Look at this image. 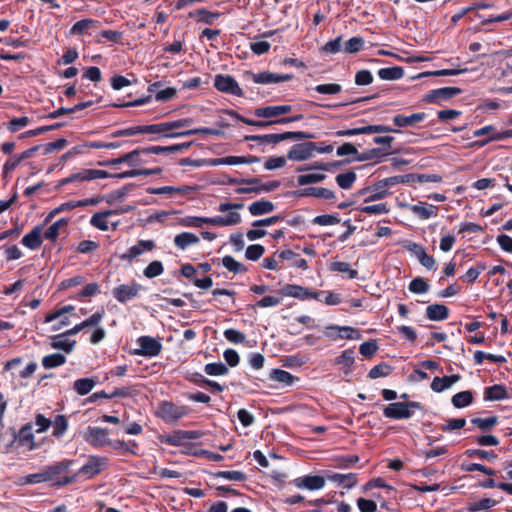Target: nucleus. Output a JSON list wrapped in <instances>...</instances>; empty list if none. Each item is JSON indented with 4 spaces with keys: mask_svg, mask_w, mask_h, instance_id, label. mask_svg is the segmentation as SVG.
Instances as JSON below:
<instances>
[{
    "mask_svg": "<svg viewBox=\"0 0 512 512\" xmlns=\"http://www.w3.org/2000/svg\"><path fill=\"white\" fill-rule=\"evenodd\" d=\"M404 70L400 66L382 68L378 71V76L382 80L393 81L399 80L403 77Z\"/></svg>",
    "mask_w": 512,
    "mask_h": 512,
    "instance_id": "38",
    "label": "nucleus"
},
{
    "mask_svg": "<svg viewBox=\"0 0 512 512\" xmlns=\"http://www.w3.org/2000/svg\"><path fill=\"white\" fill-rule=\"evenodd\" d=\"M75 464V460L63 459L54 464L45 466L47 482L52 486L63 487L76 482V476L70 473L71 467Z\"/></svg>",
    "mask_w": 512,
    "mask_h": 512,
    "instance_id": "2",
    "label": "nucleus"
},
{
    "mask_svg": "<svg viewBox=\"0 0 512 512\" xmlns=\"http://www.w3.org/2000/svg\"><path fill=\"white\" fill-rule=\"evenodd\" d=\"M144 155L142 148H137L129 153H126L118 158L110 159L100 163L104 166H117L121 163H127L129 166H138L146 161L140 159V156Z\"/></svg>",
    "mask_w": 512,
    "mask_h": 512,
    "instance_id": "17",
    "label": "nucleus"
},
{
    "mask_svg": "<svg viewBox=\"0 0 512 512\" xmlns=\"http://www.w3.org/2000/svg\"><path fill=\"white\" fill-rule=\"evenodd\" d=\"M241 222V216L238 212H229L226 216L216 217H198L186 216L179 220V225L183 227H202L203 224L213 226H233Z\"/></svg>",
    "mask_w": 512,
    "mask_h": 512,
    "instance_id": "3",
    "label": "nucleus"
},
{
    "mask_svg": "<svg viewBox=\"0 0 512 512\" xmlns=\"http://www.w3.org/2000/svg\"><path fill=\"white\" fill-rule=\"evenodd\" d=\"M248 210L252 216H261L273 212L275 205L269 200L261 199L251 203Z\"/></svg>",
    "mask_w": 512,
    "mask_h": 512,
    "instance_id": "26",
    "label": "nucleus"
},
{
    "mask_svg": "<svg viewBox=\"0 0 512 512\" xmlns=\"http://www.w3.org/2000/svg\"><path fill=\"white\" fill-rule=\"evenodd\" d=\"M295 194L301 197H316L325 200L334 197V193L331 190L323 187H307L296 191Z\"/></svg>",
    "mask_w": 512,
    "mask_h": 512,
    "instance_id": "24",
    "label": "nucleus"
},
{
    "mask_svg": "<svg viewBox=\"0 0 512 512\" xmlns=\"http://www.w3.org/2000/svg\"><path fill=\"white\" fill-rule=\"evenodd\" d=\"M199 242V237L191 232H182L174 237V245L180 250H185L188 246L198 244Z\"/></svg>",
    "mask_w": 512,
    "mask_h": 512,
    "instance_id": "29",
    "label": "nucleus"
},
{
    "mask_svg": "<svg viewBox=\"0 0 512 512\" xmlns=\"http://www.w3.org/2000/svg\"><path fill=\"white\" fill-rule=\"evenodd\" d=\"M139 348L135 350L134 354L144 357H156L162 351V344L159 340L151 336H141L137 339Z\"/></svg>",
    "mask_w": 512,
    "mask_h": 512,
    "instance_id": "11",
    "label": "nucleus"
},
{
    "mask_svg": "<svg viewBox=\"0 0 512 512\" xmlns=\"http://www.w3.org/2000/svg\"><path fill=\"white\" fill-rule=\"evenodd\" d=\"M215 477L238 482H243L247 479V476L244 472L236 470L218 471L215 473Z\"/></svg>",
    "mask_w": 512,
    "mask_h": 512,
    "instance_id": "52",
    "label": "nucleus"
},
{
    "mask_svg": "<svg viewBox=\"0 0 512 512\" xmlns=\"http://www.w3.org/2000/svg\"><path fill=\"white\" fill-rule=\"evenodd\" d=\"M183 434H185L184 430H176L172 434L165 436L162 442L176 447L184 446L187 441Z\"/></svg>",
    "mask_w": 512,
    "mask_h": 512,
    "instance_id": "46",
    "label": "nucleus"
},
{
    "mask_svg": "<svg viewBox=\"0 0 512 512\" xmlns=\"http://www.w3.org/2000/svg\"><path fill=\"white\" fill-rule=\"evenodd\" d=\"M317 148L314 142H304L295 144L288 151L287 158L292 161H304L309 159Z\"/></svg>",
    "mask_w": 512,
    "mask_h": 512,
    "instance_id": "14",
    "label": "nucleus"
},
{
    "mask_svg": "<svg viewBox=\"0 0 512 512\" xmlns=\"http://www.w3.org/2000/svg\"><path fill=\"white\" fill-rule=\"evenodd\" d=\"M108 446L111 448L121 451L124 454H136V451L131 448V446L137 448V443L135 441L125 442L124 440H109Z\"/></svg>",
    "mask_w": 512,
    "mask_h": 512,
    "instance_id": "44",
    "label": "nucleus"
},
{
    "mask_svg": "<svg viewBox=\"0 0 512 512\" xmlns=\"http://www.w3.org/2000/svg\"><path fill=\"white\" fill-rule=\"evenodd\" d=\"M41 234L42 226L37 225L22 238L21 243L31 250H36L42 245Z\"/></svg>",
    "mask_w": 512,
    "mask_h": 512,
    "instance_id": "25",
    "label": "nucleus"
},
{
    "mask_svg": "<svg viewBox=\"0 0 512 512\" xmlns=\"http://www.w3.org/2000/svg\"><path fill=\"white\" fill-rule=\"evenodd\" d=\"M244 76L251 79L256 84H271L289 81L293 78L291 74H276L269 71L253 73L250 71L245 72Z\"/></svg>",
    "mask_w": 512,
    "mask_h": 512,
    "instance_id": "12",
    "label": "nucleus"
},
{
    "mask_svg": "<svg viewBox=\"0 0 512 512\" xmlns=\"http://www.w3.org/2000/svg\"><path fill=\"white\" fill-rule=\"evenodd\" d=\"M461 92L462 90L458 87H443L432 90L425 96L424 100L430 103L436 102L438 100H448L454 96L459 95Z\"/></svg>",
    "mask_w": 512,
    "mask_h": 512,
    "instance_id": "19",
    "label": "nucleus"
},
{
    "mask_svg": "<svg viewBox=\"0 0 512 512\" xmlns=\"http://www.w3.org/2000/svg\"><path fill=\"white\" fill-rule=\"evenodd\" d=\"M214 87L226 94H231L237 97L244 95L243 90L240 88L238 82L228 74H217L214 78Z\"/></svg>",
    "mask_w": 512,
    "mask_h": 512,
    "instance_id": "10",
    "label": "nucleus"
},
{
    "mask_svg": "<svg viewBox=\"0 0 512 512\" xmlns=\"http://www.w3.org/2000/svg\"><path fill=\"white\" fill-rule=\"evenodd\" d=\"M497 503L498 502L494 499L484 498L479 501L471 503L468 509L471 512L489 510L490 508L494 507Z\"/></svg>",
    "mask_w": 512,
    "mask_h": 512,
    "instance_id": "57",
    "label": "nucleus"
},
{
    "mask_svg": "<svg viewBox=\"0 0 512 512\" xmlns=\"http://www.w3.org/2000/svg\"><path fill=\"white\" fill-rule=\"evenodd\" d=\"M325 476H326V479H328L332 482L338 483L339 485H342L347 488L352 487V474L351 473L341 474V473H334V472L328 471Z\"/></svg>",
    "mask_w": 512,
    "mask_h": 512,
    "instance_id": "45",
    "label": "nucleus"
},
{
    "mask_svg": "<svg viewBox=\"0 0 512 512\" xmlns=\"http://www.w3.org/2000/svg\"><path fill=\"white\" fill-rule=\"evenodd\" d=\"M222 264L228 271L233 272L234 274L246 273L248 271V269L245 265L236 261L230 255H227L222 258Z\"/></svg>",
    "mask_w": 512,
    "mask_h": 512,
    "instance_id": "43",
    "label": "nucleus"
},
{
    "mask_svg": "<svg viewBox=\"0 0 512 512\" xmlns=\"http://www.w3.org/2000/svg\"><path fill=\"white\" fill-rule=\"evenodd\" d=\"M393 141V137L391 136H377L373 138V142L375 144L383 145L381 148H375L371 149L367 153L364 154L363 157H360L358 155L357 149L354 147V160H361V159H379L381 157H384L391 152L388 150L391 147V142Z\"/></svg>",
    "mask_w": 512,
    "mask_h": 512,
    "instance_id": "9",
    "label": "nucleus"
},
{
    "mask_svg": "<svg viewBox=\"0 0 512 512\" xmlns=\"http://www.w3.org/2000/svg\"><path fill=\"white\" fill-rule=\"evenodd\" d=\"M139 389L137 385L132 386H126V387H120L115 388L112 393L109 394V397L115 398V397H133L138 395Z\"/></svg>",
    "mask_w": 512,
    "mask_h": 512,
    "instance_id": "51",
    "label": "nucleus"
},
{
    "mask_svg": "<svg viewBox=\"0 0 512 512\" xmlns=\"http://www.w3.org/2000/svg\"><path fill=\"white\" fill-rule=\"evenodd\" d=\"M100 293V287L97 283H89L83 287V289L77 293L75 297L76 300H81L85 297L95 296Z\"/></svg>",
    "mask_w": 512,
    "mask_h": 512,
    "instance_id": "63",
    "label": "nucleus"
},
{
    "mask_svg": "<svg viewBox=\"0 0 512 512\" xmlns=\"http://www.w3.org/2000/svg\"><path fill=\"white\" fill-rule=\"evenodd\" d=\"M99 22L94 19H82L77 21L70 29L73 35H84L91 28H96Z\"/></svg>",
    "mask_w": 512,
    "mask_h": 512,
    "instance_id": "37",
    "label": "nucleus"
},
{
    "mask_svg": "<svg viewBox=\"0 0 512 512\" xmlns=\"http://www.w3.org/2000/svg\"><path fill=\"white\" fill-rule=\"evenodd\" d=\"M68 224V220L66 218H61L54 222L52 225H50L46 231L44 232V238L54 242L59 236V230L61 228L66 227Z\"/></svg>",
    "mask_w": 512,
    "mask_h": 512,
    "instance_id": "40",
    "label": "nucleus"
},
{
    "mask_svg": "<svg viewBox=\"0 0 512 512\" xmlns=\"http://www.w3.org/2000/svg\"><path fill=\"white\" fill-rule=\"evenodd\" d=\"M410 175H398V176H392L385 179H382L378 182L379 188L384 189L389 186H394L399 183H406L409 181Z\"/></svg>",
    "mask_w": 512,
    "mask_h": 512,
    "instance_id": "59",
    "label": "nucleus"
},
{
    "mask_svg": "<svg viewBox=\"0 0 512 512\" xmlns=\"http://www.w3.org/2000/svg\"><path fill=\"white\" fill-rule=\"evenodd\" d=\"M428 290V283L421 277L414 278L409 284V291L414 294H424L428 292Z\"/></svg>",
    "mask_w": 512,
    "mask_h": 512,
    "instance_id": "55",
    "label": "nucleus"
},
{
    "mask_svg": "<svg viewBox=\"0 0 512 512\" xmlns=\"http://www.w3.org/2000/svg\"><path fill=\"white\" fill-rule=\"evenodd\" d=\"M426 316L432 321H442L448 318L449 309L443 304H431L426 308Z\"/></svg>",
    "mask_w": 512,
    "mask_h": 512,
    "instance_id": "28",
    "label": "nucleus"
},
{
    "mask_svg": "<svg viewBox=\"0 0 512 512\" xmlns=\"http://www.w3.org/2000/svg\"><path fill=\"white\" fill-rule=\"evenodd\" d=\"M280 293L284 296L300 300L315 299L322 301V296L325 294V291H315L299 285L287 284L281 289Z\"/></svg>",
    "mask_w": 512,
    "mask_h": 512,
    "instance_id": "7",
    "label": "nucleus"
},
{
    "mask_svg": "<svg viewBox=\"0 0 512 512\" xmlns=\"http://www.w3.org/2000/svg\"><path fill=\"white\" fill-rule=\"evenodd\" d=\"M506 398H508L507 389L503 385H493L484 390L485 401H498Z\"/></svg>",
    "mask_w": 512,
    "mask_h": 512,
    "instance_id": "33",
    "label": "nucleus"
},
{
    "mask_svg": "<svg viewBox=\"0 0 512 512\" xmlns=\"http://www.w3.org/2000/svg\"><path fill=\"white\" fill-rule=\"evenodd\" d=\"M34 435L32 432V425L26 424L24 425L18 433V441L20 445H28L30 444V449L34 448L33 445Z\"/></svg>",
    "mask_w": 512,
    "mask_h": 512,
    "instance_id": "47",
    "label": "nucleus"
},
{
    "mask_svg": "<svg viewBox=\"0 0 512 512\" xmlns=\"http://www.w3.org/2000/svg\"><path fill=\"white\" fill-rule=\"evenodd\" d=\"M108 465V458L101 456H89L88 461L74 473L76 480L80 477L91 479L101 473Z\"/></svg>",
    "mask_w": 512,
    "mask_h": 512,
    "instance_id": "6",
    "label": "nucleus"
},
{
    "mask_svg": "<svg viewBox=\"0 0 512 512\" xmlns=\"http://www.w3.org/2000/svg\"><path fill=\"white\" fill-rule=\"evenodd\" d=\"M335 365L344 374L346 381H350L352 368V349H346L341 355L335 358Z\"/></svg>",
    "mask_w": 512,
    "mask_h": 512,
    "instance_id": "22",
    "label": "nucleus"
},
{
    "mask_svg": "<svg viewBox=\"0 0 512 512\" xmlns=\"http://www.w3.org/2000/svg\"><path fill=\"white\" fill-rule=\"evenodd\" d=\"M164 271V267L161 261L154 260L150 262L143 271L146 278L152 279L160 276Z\"/></svg>",
    "mask_w": 512,
    "mask_h": 512,
    "instance_id": "50",
    "label": "nucleus"
},
{
    "mask_svg": "<svg viewBox=\"0 0 512 512\" xmlns=\"http://www.w3.org/2000/svg\"><path fill=\"white\" fill-rule=\"evenodd\" d=\"M223 334L225 339L233 344L244 343L246 340L244 333L233 328L226 329Z\"/></svg>",
    "mask_w": 512,
    "mask_h": 512,
    "instance_id": "61",
    "label": "nucleus"
},
{
    "mask_svg": "<svg viewBox=\"0 0 512 512\" xmlns=\"http://www.w3.org/2000/svg\"><path fill=\"white\" fill-rule=\"evenodd\" d=\"M110 216L111 213L108 210L97 212L91 217L90 224L101 231H107L109 229L107 218Z\"/></svg>",
    "mask_w": 512,
    "mask_h": 512,
    "instance_id": "39",
    "label": "nucleus"
},
{
    "mask_svg": "<svg viewBox=\"0 0 512 512\" xmlns=\"http://www.w3.org/2000/svg\"><path fill=\"white\" fill-rule=\"evenodd\" d=\"M84 181H90L89 169H83L80 172L71 174L69 177L61 180L60 184L66 185V184L72 183V182H84Z\"/></svg>",
    "mask_w": 512,
    "mask_h": 512,
    "instance_id": "62",
    "label": "nucleus"
},
{
    "mask_svg": "<svg viewBox=\"0 0 512 512\" xmlns=\"http://www.w3.org/2000/svg\"><path fill=\"white\" fill-rule=\"evenodd\" d=\"M314 135L304 131H293V132H284L279 134H265V135H246L244 137L245 141H255L261 144H278L281 141L288 139H312Z\"/></svg>",
    "mask_w": 512,
    "mask_h": 512,
    "instance_id": "4",
    "label": "nucleus"
},
{
    "mask_svg": "<svg viewBox=\"0 0 512 512\" xmlns=\"http://www.w3.org/2000/svg\"><path fill=\"white\" fill-rule=\"evenodd\" d=\"M326 476L319 475H308L304 477H299L294 480L295 485L298 488H306L309 490H319L325 485Z\"/></svg>",
    "mask_w": 512,
    "mask_h": 512,
    "instance_id": "21",
    "label": "nucleus"
},
{
    "mask_svg": "<svg viewBox=\"0 0 512 512\" xmlns=\"http://www.w3.org/2000/svg\"><path fill=\"white\" fill-rule=\"evenodd\" d=\"M323 335L332 341L352 339V327L329 325L325 327Z\"/></svg>",
    "mask_w": 512,
    "mask_h": 512,
    "instance_id": "18",
    "label": "nucleus"
},
{
    "mask_svg": "<svg viewBox=\"0 0 512 512\" xmlns=\"http://www.w3.org/2000/svg\"><path fill=\"white\" fill-rule=\"evenodd\" d=\"M425 118L426 114L422 112L414 113L409 116L398 114L393 117V123L398 127H409L423 121Z\"/></svg>",
    "mask_w": 512,
    "mask_h": 512,
    "instance_id": "27",
    "label": "nucleus"
},
{
    "mask_svg": "<svg viewBox=\"0 0 512 512\" xmlns=\"http://www.w3.org/2000/svg\"><path fill=\"white\" fill-rule=\"evenodd\" d=\"M471 423L476 425L482 431H488L498 423V418L496 416L488 418H473Z\"/></svg>",
    "mask_w": 512,
    "mask_h": 512,
    "instance_id": "54",
    "label": "nucleus"
},
{
    "mask_svg": "<svg viewBox=\"0 0 512 512\" xmlns=\"http://www.w3.org/2000/svg\"><path fill=\"white\" fill-rule=\"evenodd\" d=\"M192 123V118H184L157 124L142 125V134H162L163 137L167 138L191 136L198 134L219 136L221 134L220 130L209 127H200L182 132H173V130L175 129L190 126Z\"/></svg>",
    "mask_w": 512,
    "mask_h": 512,
    "instance_id": "1",
    "label": "nucleus"
},
{
    "mask_svg": "<svg viewBox=\"0 0 512 512\" xmlns=\"http://www.w3.org/2000/svg\"><path fill=\"white\" fill-rule=\"evenodd\" d=\"M96 384L97 381L94 378H80L74 382L73 389L78 395L84 396L87 395Z\"/></svg>",
    "mask_w": 512,
    "mask_h": 512,
    "instance_id": "35",
    "label": "nucleus"
},
{
    "mask_svg": "<svg viewBox=\"0 0 512 512\" xmlns=\"http://www.w3.org/2000/svg\"><path fill=\"white\" fill-rule=\"evenodd\" d=\"M359 212L361 213H367V214H374V215H380L385 214L389 211L385 203H377V204H371L366 205L358 208Z\"/></svg>",
    "mask_w": 512,
    "mask_h": 512,
    "instance_id": "60",
    "label": "nucleus"
},
{
    "mask_svg": "<svg viewBox=\"0 0 512 512\" xmlns=\"http://www.w3.org/2000/svg\"><path fill=\"white\" fill-rule=\"evenodd\" d=\"M380 132H396L399 133L400 130L393 129L389 126L384 125H373V126H366L365 128H354V135L359 134H373V133H380Z\"/></svg>",
    "mask_w": 512,
    "mask_h": 512,
    "instance_id": "48",
    "label": "nucleus"
},
{
    "mask_svg": "<svg viewBox=\"0 0 512 512\" xmlns=\"http://www.w3.org/2000/svg\"><path fill=\"white\" fill-rule=\"evenodd\" d=\"M66 336L67 335H64V333L52 336L51 347L56 350H62L67 354L71 353L76 342L65 339Z\"/></svg>",
    "mask_w": 512,
    "mask_h": 512,
    "instance_id": "32",
    "label": "nucleus"
},
{
    "mask_svg": "<svg viewBox=\"0 0 512 512\" xmlns=\"http://www.w3.org/2000/svg\"><path fill=\"white\" fill-rule=\"evenodd\" d=\"M292 111L291 105L266 106L254 110L258 118H274Z\"/></svg>",
    "mask_w": 512,
    "mask_h": 512,
    "instance_id": "20",
    "label": "nucleus"
},
{
    "mask_svg": "<svg viewBox=\"0 0 512 512\" xmlns=\"http://www.w3.org/2000/svg\"><path fill=\"white\" fill-rule=\"evenodd\" d=\"M472 401L473 395L469 390L458 392L451 399L452 405L455 408L467 407L472 403Z\"/></svg>",
    "mask_w": 512,
    "mask_h": 512,
    "instance_id": "41",
    "label": "nucleus"
},
{
    "mask_svg": "<svg viewBox=\"0 0 512 512\" xmlns=\"http://www.w3.org/2000/svg\"><path fill=\"white\" fill-rule=\"evenodd\" d=\"M418 402H394L384 408L383 414L391 419H408L416 409H420Z\"/></svg>",
    "mask_w": 512,
    "mask_h": 512,
    "instance_id": "5",
    "label": "nucleus"
},
{
    "mask_svg": "<svg viewBox=\"0 0 512 512\" xmlns=\"http://www.w3.org/2000/svg\"><path fill=\"white\" fill-rule=\"evenodd\" d=\"M51 424L53 425V435L55 437H61L68 427V422L64 415H57Z\"/></svg>",
    "mask_w": 512,
    "mask_h": 512,
    "instance_id": "53",
    "label": "nucleus"
},
{
    "mask_svg": "<svg viewBox=\"0 0 512 512\" xmlns=\"http://www.w3.org/2000/svg\"><path fill=\"white\" fill-rule=\"evenodd\" d=\"M280 186L279 181H270L264 184H260L258 187H240L236 189V193L238 194H248V193H259L261 191L270 192L277 189Z\"/></svg>",
    "mask_w": 512,
    "mask_h": 512,
    "instance_id": "36",
    "label": "nucleus"
},
{
    "mask_svg": "<svg viewBox=\"0 0 512 512\" xmlns=\"http://www.w3.org/2000/svg\"><path fill=\"white\" fill-rule=\"evenodd\" d=\"M326 178L324 174L321 173H308L299 175L297 177V182L299 185L304 186L312 183H318L323 181Z\"/></svg>",
    "mask_w": 512,
    "mask_h": 512,
    "instance_id": "58",
    "label": "nucleus"
},
{
    "mask_svg": "<svg viewBox=\"0 0 512 512\" xmlns=\"http://www.w3.org/2000/svg\"><path fill=\"white\" fill-rule=\"evenodd\" d=\"M392 369L391 367L386 363H380L376 366H374L370 371L368 376L371 379H376L379 377H385L388 376L391 373Z\"/></svg>",
    "mask_w": 512,
    "mask_h": 512,
    "instance_id": "64",
    "label": "nucleus"
},
{
    "mask_svg": "<svg viewBox=\"0 0 512 512\" xmlns=\"http://www.w3.org/2000/svg\"><path fill=\"white\" fill-rule=\"evenodd\" d=\"M409 209L412 213L417 215L423 220H427L431 217H436L438 214V207L426 202H419L415 205H410Z\"/></svg>",
    "mask_w": 512,
    "mask_h": 512,
    "instance_id": "23",
    "label": "nucleus"
},
{
    "mask_svg": "<svg viewBox=\"0 0 512 512\" xmlns=\"http://www.w3.org/2000/svg\"><path fill=\"white\" fill-rule=\"evenodd\" d=\"M220 15L221 14L219 12H212L206 8H200L195 11H191L188 14L190 18H197L199 22L207 25H212L214 21L220 17Z\"/></svg>",
    "mask_w": 512,
    "mask_h": 512,
    "instance_id": "30",
    "label": "nucleus"
},
{
    "mask_svg": "<svg viewBox=\"0 0 512 512\" xmlns=\"http://www.w3.org/2000/svg\"><path fill=\"white\" fill-rule=\"evenodd\" d=\"M269 378L273 381H277L279 383H282L286 386H292L295 381H298L299 379L292 375L290 372L282 370V369H272Z\"/></svg>",
    "mask_w": 512,
    "mask_h": 512,
    "instance_id": "34",
    "label": "nucleus"
},
{
    "mask_svg": "<svg viewBox=\"0 0 512 512\" xmlns=\"http://www.w3.org/2000/svg\"><path fill=\"white\" fill-rule=\"evenodd\" d=\"M142 290V285L134 282L132 284H122L115 287L112 290V295L118 302L124 304L137 298Z\"/></svg>",
    "mask_w": 512,
    "mask_h": 512,
    "instance_id": "13",
    "label": "nucleus"
},
{
    "mask_svg": "<svg viewBox=\"0 0 512 512\" xmlns=\"http://www.w3.org/2000/svg\"><path fill=\"white\" fill-rule=\"evenodd\" d=\"M156 244L153 240H138L137 243L131 246L128 251L122 255H120V259L122 261H127L131 263L135 258L142 255L145 252H150L154 250Z\"/></svg>",
    "mask_w": 512,
    "mask_h": 512,
    "instance_id": "15",
    "label": "nucleus"
},
{
    "mask_svg": "<svg viewBox=\"0 0 512 512\" xmlns=\"http://www.w3.org/2000/svg\"><path fill=\"white\" fill-rule=\"evenodd\" d=\"M204 371L209 376H223L228 374L229 369L222 362H213L206 364Z\"/></svg>",
    "mask_w": 512,
    "mask_h": 512,
    "instance_id": "49",
    "label": "nucleus"
},
{
    "mask_svg": "<svg viewBox=\"0 0 512 512\" xmlns=\"http://www.w3.org/2000/svg\"><path fill=\"white\" fill-rule=\"evenodd\" d=\"M484 135H489V138L486 140L477 141L474 143V145L482 147L485 144H487L490 140H499L502 138L501 134L497 133L495 127L492 125L484 126L473 132L474 137H481Z\"/></svg>",
    "mask_w": 512,
    "mask_h": 512,
    "instance_id": "31",
    "label": "nucleus"
},
{
    "mask_svg": "<svg viewBox=\"0 0 512 512\" xmlns=\"http://www.w3.org/2000/svg\"><path fill=\"white\" fill-rule=\"evenodd\" d=\"M265 252L264 246L261 244H252L246 248L245 257L250 261H257Z\"/></svg>",
    "mask_w": 512,
    "mask_h": 512,
    "instance_id": "56",
    "label": "nucleus"
},
{
    "mask_svg": "<svg viewBox=\"0 0 512 512\" xmlns=\"http://www.w3.org/2000/svg\"><path fill=\"white\" fill-rule=\"evenodd\" d=\"M85 441L94 446L102 447L108 445V429L89 426L84 434Z\"/></svg>",
    "mask_w": 512,
    "mask_h": 512,
    "instance_id": "16",
    "label": "nucleus"
},
{
    "mask_svg": "<svg viewBox=\"0 0 512 512\" xmlns=\"http://www.w3.org/2000/svg\"><path fill=\"white\" fill-rule=\"evenodd\" d=\"M66 363V357L60 353L46 355L42 358V365L45 369H52Z\"/></svg>",
    "mask_w": 512,
    "mask_h": 512,
    "instance_id": "42",
    "label": "nucleus"
},
{
    "mask_svg": "<svg viewBox=\"0 0 512 512\" xmlns=\"http://www.w3.org/2000/svg\"><path fill=\"white\" fill-rule=\"evenodd\" d=\"M186 414L184 406H178L170 401H163L158 407V416L166 423H175Z\"/></svg>",
    "mask_w": 512,
    "mask_h": 512,
    "instance_id": "8",
    "label": "nucleus"
}]
</instances>
